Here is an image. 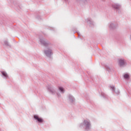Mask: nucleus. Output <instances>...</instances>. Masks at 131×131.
Returning a JSON list of instances; mask_svg holds the SVG:
<instances>
[{"label": "nucleus", "mask_w": 131, "mask_h": 131, "mask_svg": "<svg viewBox=\"0 0 131 131\" xmlns=\"http://www.w3.org/2000/svg\"><path fill=\"white\" fill-rule=\"evenodd\" d=\"M34 118L36 119V120H37L38 122H43V120H42V119L38 117V116L34 115Z\"/></svg>", "instance_id": "nucleus-1"}, {"label": "nucleus", "mask_w": 131, "mask_h": 131, "mask_svg": "<svg viewBox=\"0 0 131 131\" xmlns=\"http://www.w3.org/2000/svg\"><path fill=\"white\" fill-rule=\"evenodd\" d=\"M84 123L86 125V128H89V127H90V126H91V123H90V122H89V121L86 120H85L84 121Z\"/></svg>", "instance_id": "nucleus-2"}, {"label": "nucleus", "mask_w": 131, "mask_h": 131, "mask_svg": "<svg viewBox=\"0 0 131 131\" xmlns=\"http://www.w3.org/2000/svg\"><path fill=\"white\" fill-rule=\"evenodd\" d=\"M45 54L47 57H50L52 55V50H48L45 51Z\"/></svg>", "instance_id": "nucleus-3"}, {"label": "nucleus", "mask_w": 131, "mask_h": 131, "mask_svg": "<svg viewBox=\"0 0 131 131\" xmlns=\"http://www.w3.org/2000/svg\"><path fill=\"white\" fill-rule=\"evenodd\" d=\"M119 64L120 66H123L124 64H125V61L123 59H119Z\"/></svg>", "instance_id": "nucleus-4"}, {"label": "nucleus", "mask_w": 131, "mask_h": 131, "mask_svg": "<svg viewBox=\"0 0 131 131\" xmlns=\"http://www.w3.org/2000/svg\"><path fill=\"white\" fill-rule=\"evenodd\" d=\"M2 74L4 76H5V77H7V76H8V75L7 74V73L5 72H2Z\"/></svg>", "instance_id": "nucleus-5"}, {"label": "nucleus", "mask_w": 131, "mask_h": 131, "mask_svg": "<svg viewBox=\"0 0 131 131\" xmlns=\"http://www.w3.org/2000/svg\"><path fill=\"white\" fill-rule=\"evenodd\" d=\"M40 42H41V43H42L44 46H47V43L46 42V41H45L43 40H41Z\"/></svg>", "instance_id": "nucleus-6"}, {"label": "nucleus", "mask_w": 131, "mask_h": 131, "mask_svg": "<svg viewBox=\"0 0 131 131\" xmlns=\"http://www.w3.org/2000/svg\"><path fill=\"white\" fill-rule=\"evenodd\" d=\"M59 90L60 91V92H62V93H64V89L62 87H59Z\"/></svg>", "instance_id": "nucleus-7"}, {"label": "nucleus", "mask_w": 131, "mask_h": 131, "mask_svg": "<svg viewBox=\"0 0 131 131\" xmlns=\"http://www.w3.org/2000/svg\"><path fill=\"white\" fill-rule=\"evenodd\" d=\"M128 77H129V76L128 75V74H126L124 75V78H128Z\"/></svg>", "instance_id": "nucleus-8"}, {"label": "nucleus", "mask_w": 131, "mask_h": 131, "mask_svg": "<svg viewBox=\"0 0 131 131\" xmlns=\"http://www.w3.org/2000/svg\"><path fill=\"white\" fill-rule=\"evenodd\" d=\"M112 89H113V91H114V90H115V88H114V86L112 87Z\"/></svg>", "instance_id": "nucleus-9"}, {"label": "nucleus", "mask_w": 131, "mask_h": 131, "mask_svg": "<svg viewBox=\"0 0 131 131\" xmlns=\"http://www.w3.org/2000/svg\"><path fill=\"white\" fill-rule=\"evenodd\" d=\"M116 9H118L119 8V6H117L116 7H115Z\"/></svg>", "instance_id": "nucleus-10"}]
</instances>
